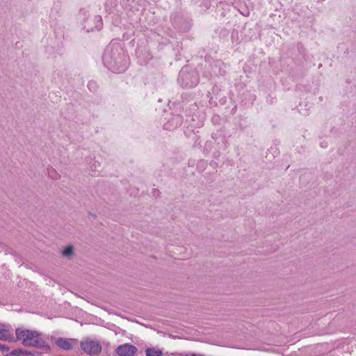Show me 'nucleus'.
I'll list each match as a JSON object with an SVG mask.
<instances>
[{"instance_id": "nucleus-1", "label": "nucleus", "mask_w": 356, "mask_h": 356, "mask_svg": "<svg viewBox=\"0 0 356 356\" xmlns=\"http://www.w3.org/2000/svg\"><path fill=\"white\" fill-rule=\"evenodd\" d=\"M103 62L110 70L120 73L127 68V55L118 42H112L105 49Z\"/></svg>"}, {"instance_id": "nucleus-2", "label": "nucleus", "mask_w": 356, "mask_h": 356, "mask_svg": "<svg viewBox=\"0 0 356 356\" xmlns=\"http://www.w3.org/2000/svg\"><path fill=\"white\" fill-rule=\"evenodd\" d=\"M16 339L22 341L26 346H32L49 350V346L46 342V338L37 331L17 329L15 330Z\"/></svg>"}, {"instance_id": "nucleus-3", "label": "nucleus", "mask_w": 356, "mask_h": 356, "mask_svg": "<svg viewBox=\"0 0 356 356\" xmlns=\"http://www.w3.org/2000/svg\"><path fill=\"white\" fill-rule=\"evenodd\" d=\"M81 347L84 353L89 355H97L102 350V347L97 341L88 339L81 342Z\"/></svg>"}, {"instance_id": "nucleus-4", "label": "nucleus", "mask_w": 356, "mask_h": 356, "mask_svg": "<svg viewBox=\"0 0 356 356\" xmlns=\"http://www.w3.org/2000/svg\"><path fill=\"white\" fill-rule=\"evenodd\" d=\"M102 26V17L99 15H95L87 19V24L84 26V28L87 31H92L94 30H99Z\"/></svg>"}, {"instance_id": "nucleus-5", "label": "nucleus", "mask_w": 356, "mask_h": 356, "mask_svg": "<svg viewBox=\"0 0 356 356\" xmlns=\"http://www.w3.org/2000/svg\"><path fill=\"white\" fill-rule=\"evenodd\" d=\"M136 351V347L129 343L120 345L115 350L116 353L120 356H134Z\"/></svg>"}, {"instance_id": "nucleus-6", "label": "nucleus", "mask_w": 356, "mask_h": 356, "mask_svg": "<svg viewBox=\"0 0 356 356\" xmlns=\"http://www.w3.org/2000/svg\"><path fill=\"white\" fill-rule=\"evenodd\" d=\"M0 340L15 341L13 330L4 325H0Z\"/></svg>"}, {"instance_id": "nucleus-7", "label": "nucleus", "mask_w": 356, "mask_h": 356, "mask_svg": "<svg viewBox=\"0 0 356 356\" xmlns=\"http://www.w3.org/2000/svg\"><path fill=\"white\" fill-rule=\"evenodd\" d=\"M189 76H190V75L186 73V70L184 68H183L179 73V81L181 82V85H183L184 86L192 88V87L196 86L197 81L195 79V81H192L190 82L188 81Z\"/></svg>"}, {"instance_id": "nucleus-8", "label": "nucleus", "mask_w": 356, "mask_h": 356, "mask_svg": "<svg viewBox=\"0 0 356 356\" xmlns=\"http://www.w3.org/2000/svg\"><path fill=\"white\" fill-rule=\"evenodd\" d=\"M76 343V340L73 339L59 338L56 341V344L63 350H70L73 348V343Z\"/></svg>"}, {"instance_id": "nucleus-9", "label": "nucleus", "mask_w": 356, "mask_h": 356, "mask_svg": "<svg viewBox=\"0 0 356 356\" xmlns=\"http://www.w3.org/2000/svg\"><path fill=\"white\" fill-rule=\"evenodd\" d=\"M162 351L155 348H147L146 350L147 356H162Z\"/></svg>"}, {"instance_id": "nucleus-10", "label": "nucleus", "mask_w": 356, "mask_h": 356, "mask_svg": "<svg viewBox=\"0 0 356 356\" xmlns=\"http://www.w3.org/2000/svg\"><path fill=\"white\" fill-rule=\"evenodd\" d=\"M73 254V247L72 246H67L66 247L63 251V254L65 257H70Z\"/></svg>"}, {"instance_id": "nucleus-11", "label": "nucleus", "mask_w": 356, "mask_h": 356, "mask_svg": "<svg viewBox=\"0 0 356 356\" xmlns=\"http://www.w3.org/2000/svg\"><path fill=\"white\" fill-rule=\"evenodd\" d=\"M48 175L49 177H51V178H53L54 179H58V177H59L58 174L56 172V171L54 168L49 170Z\"/></svg>"}, {"instance_id": "nucleus-12", "label": "nucleus", "mask_w": 356, "mask_h": 356, "mask_svg": "<svg viewBox=\"0 0 356 356\" xmlns=\"http://www.w3.org/2000/svg\"><path fill=\"white\" fill-rule=\"evenodd\" d=\"M20 353L21 351L20 350H13L12 352L6 354V355L4 356H20Z\"/></svg>"}, {"instance_id": "nucleus-13", "label": "nucleus", "mask_w": 356, "mask_h": 356, "mask_svg": "<svg viewBox=\"0 0 356 356\" xmlns=\"http://www.w3.org/2000/svg\"><path fill=\"white\" fill-rule=\"evenodd\" d=\"M88 87L90 90H95L96 88V83L94 81H90L88 84Z\"/></svg>"}, {"instance_id": "nucleus-14", "label": "nucleus", "mask_w": 356, "mask_h": 356, "mask_svg": "<svg viewBox=\"0 0 356 356\" xmlns=\"http://www.w3.org/2000/svg\"><path fill=\"white\" fill-rule=\"evenodd\" d=\"M179 356H204V355L194 354V353H179Z\"/></svg>"}, {"instance_id": "nucleus-15", "label": "nucleus", "mask_w": 356, "mask_h": 356, "mask_svg": "<svg viewBox=\"0 0 356 356\" xmlns=\"http://www.w3.org/2000/svg\"><path fill=\"white\" fill-rule=\"evenodd\" d=\"M6 349H8L5 345H0V350H6Z\"/></svg>"}, {"instance_id": "nucleus-16", "label": "nucleus", "mask_w": 356, "mask_h": 356, "mask_svg": "<svg viewBox=\"0 0 356 356\" xmlns=\"http://www.w3.org/2000/svg\"><path fill=\"white\" fill-rule=\"evenodd\" d=\"M31 356H43L42 355H40V354H36V355H34V354H31Z\"/></svg>"}, {"instance_id": "nucleus-17", "label": "nucleus", "mask_w": 356, "mask_h": 356, "mask_svg": "<svg viewBox=\"0 0 356 356\" xmlns=\"http://www.w3.org/2000/svg\"><path fill=\"white\" fill-rule=\"evenodd\" d=\"M179 118L178 117L175 118V120H177V124L179 122Z\"/></svg>"}]
</instances>
